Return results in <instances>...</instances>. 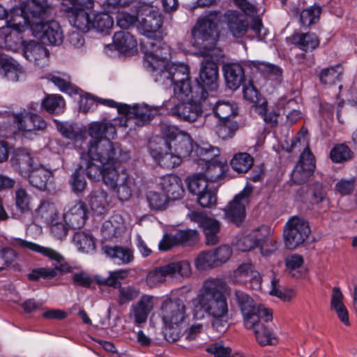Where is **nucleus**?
<instances>
[{
  "label": "nucleus",
  "mask_w": 357,
  "mask_h": 357,
  "mask_svg": "<svg viewBox=\"0 0 357 357\" xmlns=\"http://www.w3.org/2000/svg\"><path fill=\"white\" fill-rule=\"evenodd\" d=\"M139 290L133 287H119L118 299L119 305H122L135 299L139 295Z\"/></svg>",
  "instance_id": "774afa93"
},
{
  "label": "nucleus",
  "mask_w": 357,
  "mask_h": 357,
  "mask_svg": "<svg viewBox=\"0 0 357 357\" xmlns=\"http://www.w3.org/2000/svg\"><path fill=\"white\" fill-rule=\"evenodd\" d=\"M113 42L116 50L121 53L133 50L137 47V40L129 32L117 31L113 36Z\"/></svg>",
  "instance_id": "ea45409f"
},
{
  "label": "nucleus",
  "mask_w": 357,
  "mask_h": 357,
  "mask_svg": "<svg viewBox=\"0 0 357 357\" xmlns=\"http://www.w3.org/2000/svg\"><path fill=\"white\" fill-rule=\"evenodd\" d=\"M186 183L189 192L196 196L203 193L210 186L208 180L202 174L188 177Z\"/></svg>",
  "instance_id": "09e8293b"
},
{
  "label": "nucleus",
  "mask_w": 357,
  "mask_h": 357,
  "mask_svg": "<svg viewBox=\"0 0 357 357\" xmlns=\"http://www.w3.org/2000/svg\"><path fill=\"white\" fill-rule=\"evenodd\" d=\"M252 190V186L247 185L224 208L226 218L236 225L245 219V207L250 203Z\"/></svg>",
  "instance_id": "4468645a"
},
{
  "label": "nucleus",
  "mask_w": 357,
  "mask_h": 357,
  "mask_svg": "<svg viewBox=\"0 0 357 357\" xmlns=\"http://www.w3.org/2000/svg\"><path fill=\"white\" fill-rule=\"evenodd\" d=\"M253 326H245L247 328L252 329L257 342L261 345L273 344L275 342V338L273 333L268 329L266 322L261 317H258L253 319Z\"/></svg>",
  "instance_id": "2f4dec72"
},
{
  "label": "nucleus",
  "mask_w": 357,
  "mask_h": 357,
  "mask_svg": "<svg viewBox=\"0 0 357 357\" xmlns=\"http://www.w3.org/2000/svg\"><path fill=\"white\" fill-rule=\"evenodd\" d=\"M261 236L259 230H255L245 236L237 241L236 246L242 252H248L252 249L258 247Z\"/></svg>",
  "instance_id": "13d9d810"
},
{
  "label": "nucleus",
  "mask_w": 357,
  "mask_h": 357,
  "mask_svg": "<svg viewBox=\"0 0 357 357\" xmlns=\"http://www.w3.org/2000/svg\"><path fill=\"white\" fill-rule=\"evenodd\" d=\"M52 176V173L43 167H38L33 169L29 175V181L35 188L44 190L46 189L47 183Z\"/></svg>",
  "instance_id": "a19ab883"
},
{
  "label": "nucleus",
  "mask_w": 357,
  "mask_h": 357,
  "mask_svg": "<svg viewBox=\"0 0 357 357\" xmlns=\"http://www.w3.org/2000/svg\"><path fill=\"white\" fill-rule=\"evenodd\" d=\"M172 85H174V96L169 102L175 103V99L186 100L188 96L194 91L189 79V68L183 63H175L172 75Z\"/></svg>",
  "instance_id": "2eb2a0df"
},
{
  "label": "nucleus",
  "mask_w": 357,
  "mask_h": 357,
  "mask_svg": "<svg viewBox=\"0 0 357 357\" xmlns=\"http://www.w3.org/2000/svg\"><path fill=\"white\" fill-rule=\"evenodd\" d=\"M321 9L314 6L303 10L300 15V22L303 26H309L319 20Z\"/></svg>",
  "instance_id": "69168bd1"
},
{
  "label": "nucleus",
  "mask_w": 357,
  "mask_h": 357,
  "mask_svg": "<svg viewBox=\"0 0 357 357\" xmlns=\"http://www.w3.org/2000/svg\"><path fill=\"white\" fill-rule=\"evenodd\" d=\"M253 158L248 153L240 152L234 155L231 160L232 169L238 173H246L252 167Z\"/></svg>",
  "instance_id": "de8ad7c7"
},
{
  "label": "nucleus",
  "mask_w": 357,
  "mask_h": 357,
  "mask_svg": "<svg viewBox=\"0 0 357 357\" xmlns=\"http://www.w3.org/2000/svg\"><path fill=\"white\" fill-rule=\"evenodd\" d=\"M228 286L222 278H210L203 282L197 296V301L225 297Z\"/></svg>",
  "instance_id": "b1692460"
},
{
  "label": "nucleus",
  "mask_w": 357,
  "mask_h": 357,
  "mask_svg": "<svg viewBox=\"0 0 357 357\" xmlns=\"http://www.w3.org/2000/svg\"><path fill=\"white\" fill-rule=\"evenodd\" d=\"M86 219V209L83 202L75 201L66 206L63 220L69 227L79 229L84 225Z\"/></svg>",
  "instance_id": "4be33fe9"
},
{
  "label": "nucleus",
  "mask_w": 357,
  "mask_h": 357,
  "mask_svg": "<svg viewBox=\"0 0 357 357\" xmlns=\"http://www.w3.org/2000/svg\"><path fill=\"white\" fill-rule=\"evenodd\" d=\"M93 6V3L92 4ZM93 8V6L89 8ZM84 8H89L82 4L76 3L74 8L65 10L69 13L68 20L70 23L77 29L82 32H88L91 29V16L92 12L88 13Z\"/></svg>",
  "instance_id": "5701e85b"
},
{
  "label": "nucleus",
  "mask_w": 357,
  "mask_h": 357,
  "mask_svg": "<svg viewBox=\"0 0 357 357\" xmlns=\"http://www.w3.org/2000/svg\"><path fill=\"white\" fill-rule=\"evenodd\" d=\"M37 213L49 225L59 220L56 206L49 202H41L37 208Z\"/></svg>",
  "instance_id": "4d7b16f0"
},
{
  "label": "nucleus",
  "mask_w": 357,
  "mask_h": 357,
  "mask_svg": "<svg viewBox=\"0 0 357 357\" xmlns=\"http://www.w3.org/2000/svg\"><path fill=\"white\" fill-rule=\"evenodd\" d=\"M236 277L244 278L247 281L248 279L251 283L250 287L254 289L261 288V277L259 273L255 270L254 266L250 263L241 264L234 271Z\"/></svg>",
  "instance_id": "c9c22d12"
},
{
  "label": "nucleus",
  "mask_w": 357,
  "mask_h": 357,
  "mask_svg": "<svg viewBox=\"0 0 357 357\" xmlns=\"http://www.w3.org/2000/svg\"><path fill=\"white\" fill-rule=\"evenodd\" d=\"M81 159L82 165L71 174L69 181L71 188L75 192H82L86 186V181L83 174V172H85L84 167L86 161L82 157Z\"/></svg>",
  "instance_id": "5fc2aeb1"
},
{
  "label": "nucleus",
  "mask_w": 357,
  "mask_h": 357,
  "mask_svg": "<svg viewBox=\"0 0 357 357\" xmlns=\"http://www.w3.org/2000/svg\"><path fill=\"white\" fill-rule=\"evenodd\" d=\"M91 29L98 32H107L114 25L113 18L105 12H92Z\"/></svg>",
  "instance_id": "a18cd8bd"
},
{
  "label": "nucleus",
  "mask_w": 357,
  "mask_h": 357,
  "mask_svg": "<svg viewBox=\"0 0 357 357\" xmlns=\"http://www.w3.org/2000/svg\"><path fill=\"white\" fill-rule=\"evenodd\" d=\"M129 158V153L119 145L110 140H101L88 149V158L84 159L85 174L89 179H102L105 185L116 188L121 175L128 174L122 164Z\"/></svg>",
  "instance_id": "f257e3e1"
},
{
  "label": "nucleus",
  "mask_w": 357,
  "mask_h": 357,
  "mask_svg": "<svg viewBox=\"0 0 357 357\" xmlns=\"http://www.w3.org/2000/svg\"><path fill=\"white\" fill-rule=\"evenodd\" d=\"M11 244L19 248L29 249L41 254L53 261L54 267H41L33 268L28 275L30 281H38L40 279L51 280L59 275L72 272V267L67 263L64 257L50 247H45L21 238H15Z\"/></svg>",
  "instance_id": "f03ea898"
},
{
  "label": "nucleus",
  "mask_w": 357,
  "mask_h": 357,
  "mask_svg": "<svg viewBox=\"0 0 357 357\" xmlns=\"http://www.w3.org/2000/svg\"><path fill=\"white\" fill-rule=\"evenodd\" d=\"M166 137L168 140L162 139L165 148L169 151L174 149V153L179 156L180 159L189 157L191 159L195 144L190 135L179 131L174 127L167 128Z\"/></svg>",
  "instance_id": "1a4fd4ad"
},
{
  "label": "nucleus",
  "mask_w": 357,
  "mask_h": 357,
  "mask_svg": "<svg viewBox=\"0 0 357 357\" xmlns=\"http://www.w3.org/2000/svg\"><path fill=\"white\" fill-rule=\"evenodd\" d=\"M213 113L220 120L226 121L229 116L236 114L237 107L234 102L218 101L213 107Z\"/></svg>",
  "instance_id": "603ef678"
},
{
  "label": "nucleus",
  "mask_w": 357,
  "mask_h": 357,
  "mask_svg": "<svg viewBox=\"0 0 357 357\" xmlns=\"http://www.w3.org/2000/svg\"><path fill=\"white\" fill-rule=\"evenodd\" d=\"M310 233L308 222L294 216L286 223L284 230V243L287 248L294 250L302 245Z\"/></svg>",
  "instance_id": "9d476101"
},
{
  "label": "nucleus",
  "mask_w": 357,
  "mask_h": 357,
  "mask_svg": "<svg viewBox=\"0 0 357 357\" xmlns=\"http://www.w3.org/2000/svg\"><path fill=\"white\" fill-rule=\"evenodd\" d=\"M220 149L208 143L195 144L191 159L199 166L210 163L220 155Z\"/></svg>",
  "instance_id": "bb28decb"
},
{
  "label": "nucleus",
  "mask_w": 357,
  "mask_h": 357,
  "mask_svg": "<svg viewBox=\"0 0 357 357\" xmlns=\"http://www.w3.org/2000/svg\"><path fill=\"white\" fill-rule=\"evenodd\" d=\"M200 84L196 85V91L199 92L200 99L204 100L207 98L208 93L206 89L215 91L218 87V66L215 62L205 59L202 61L199 70Z\"/></svg>",
  "instance_id": "ddd939ff"
},
{
  "label": "nucleus",
  "mask_w": 357,
  "mask_h": 357,
  "mask_svg": "<svg viewBox=\"0 0 357 357\" xmlns=\"http://www.w3.org/2000/svg\"><path fill=\"white\" fill-rule=\"evenodd\" d=\"M12 165L23 177L26 178L33 169V159L24 149H17L11 159Z\"/></svg>",
  "instance_id": "473e14b6"
},
{
  "label": "nucleus",
  "mask_w": 357,
  "mask_h": 357,
  "mask_svg": "<svg viewBox=\"0 0 357 357\" xmlns=\"http://www.w3.org/2000/svg\"><path fill=\"white\" fill-rule=\"evenodd\" d=\"M343 294L340 289L335 287L333 289L331 296V307L335 311L340 320L346 326H349L348 311L343 303Z\"/></svg>",
  "instance_id": "58836bf2"
},
{
  "label": "nucleus",
  "mask_w": 357,
  "mask_h": 357,
  "mask_svg": "<svg viewBox=\"0 0 357 357\" xmlns=\"http://www.w3.org/2000/svg\"><path fill=\"white\" fill-rule=\"evenodd\" d=\"M153 307V297L143 295L137 303L131 306L130 317L133 319L137 325L144 324Z\"/></svg>",
  "instance_id": "a878e982"
},
{
  "label": "nucleus",
  "mask_w": 357,
  "mask_h": 357,
  "mask_svg": "<svg viewBox=\"0 0 357 357\" xmlns=\"http://www.w3.org/2000/svg\"><path fill=\"white\" fill-rule=\"evenodd\" d=\"M15 8L16 17L25 15L32 22H38L52 13V6L48 0L26 1Z\"/></svg>",
  "instance_id": "a211bd4d"
},
{
  "label": "nucleus",
  "mask_w": 357,
  "mask_h": 357,
  "mask_svg": "<svg viewBox=\"0 0 357 357\" xmlns=\"http://www.w3.org/2000/svg\"><path fill=\"white\" fill-rule=\"evenodd\" d=\"M98 103H100L109 107H117L118 103L111 99H103L95 97L92 95L86 96V98L81 101V108L84 112H87L96 106Z\"/></svg>",
  "instance_id": "680f3d73"
},
{
  "label": "nucleus",
  "mask_w": 357,
  "mask_h": 357,
  "mask_svg": "<svg viewBox=\"0 0 357 357\" xmlns=\"http://www.w3.org/2000/svg\"><path fill=\"white\" fill-rule=\"evenodd\" d=\"M142 47L146 67H155V65L160 67L162 63H167L166 60L170 56V47L165 43L148 40L142 43Z\"/></svg>",
  "instance_id": "dca6fc26"
},
{
  "label": "nucleus",
  "mask_w": 357,
  "mask_h": 357,
  "mask_svg": "<svg viewBox=\"0 0 357 357\" xmlns=\"http://www.w3.org/2000/svg\"><path fill=\"white\" fill-rule=\"evenodd\" d=\"M307 159L310 162L307 164H305L303 162L297 163L291 173V179L296 184L301 185L307 182L314 172L312 157L310 155V158Z\"/></svg>",
  "instance_id": "79ce46f5"
},
{
  "label": "nucleus",
  "mask_w": 357,
  "mask_h": 357,
  "mask_svg": "<svg viewBox=\"0 0 357 357\" xmlns=\"http://www.w3.org/2000/svg\"><path fill=\"white\" fill-rule=\"evenodd\" d=\"M290 40L293 45L304 52L314 50L319 44L317 36L313 33H296L291 36Z\"/></svg>",
  "instance_id": "f704fd0d"
},
{
  "label": "nucleus",
  "mask_w": 357,
  "mask_h": 357,
  "mask_svg": "<svg viewBox=\"0 0 357 357\" xmlns=\"http://www.w3.org/2000/svg\"><path fill=\"white\" fill-rule=\"evenodd\" d=\"M191 274L190 263L186 260L169 263L165 266L155 267L150 271L146 278L148 285L155 286L163 282L167 277L172 278H188Z\"/></svg>",
  "instance_id": "423d86ee"
},
{
  "label": "nucleus",
  "mask_w": 357,
  "mask_h": 357,
  "mask_svg": "<svg viewBox=\"0 0 357 357\" xmlns=\"http://www.w3.org/2000/svg\"><path fill=\"white\" fill-rule=\"evenodd\" d=\"M238 128V125L236 121L227 119L218 126L216 132L220 138L225 140L233 137Z\"/></svg>",
  "instance_id": "0e129e2a"
},
{
  "label": "nucleus",
  "mask_w": 357,
  "mask_h": 357,
  "mask_svg": "<svg viewBox=\"0 0 357 357\" xmlns=\"http://www.w3.org/2000/svg\"><path fill=\"white\" fill-rule=\"evenodd\" d=\"M153 155L158 162L159 165L166 169H173L178 166L181 160L174 152L169 151L165 148V151L153 150Z\"/></svg>",
  "instance_id": "37998d69"
},
{
  "label": "nucleus",
  "mask_w": 357,
  "mask_h": 357,
  "mask_svg": "<svg viewBox=\"0 0 357 357\" xmlns=\"http://www.w3.org/2000/svg\"><path fill=\"white\" fill-rule=\"evenodd\" d=\"M160 309L165 338L168 342H176L180 337L181 327L186 319L185 303L179 298L167 299L162 303Z\"/></svg>",
  "instance_id": "7ed1b4c3"
},
{
  "label": "nucleus",
  "mask_w": 357,
  "mask_h": 357,
  "mask_svg": "<svg viewBox=\"0 0 357 357\" xmlns=\"http://www.w3.org/2000/svg\"><path fill=\"white\" fill-rule=\"evenodd\" d=\"M118 107L121 113L126 114L129 123L132 122L138 127L149 123L157 112L156 108L150 107L147 105H135L132 107L124 105Z\"/></svg>",
  "instance_id": "412c9836"
},
{
  "label": "nucleus",
  "mask_w": 357,
  "mask_h": 357,
  "mask_svg": "<svg viewBox=\"0 0 357 357\" xmlns=\"http://www.w3.org/2000/svg\"><path fill=\"white\" fill-rule=\"evenodd\" d=\"M63 98L57 95H50L41 102V106L45 111L50 114H60L63 112L65 107Z\"/></svg>",
  "instance_id": "6e6d98bb"
},
{
  "label": "nucleus",
  "mask_w": 357,
  "mask_h": 357,
  "mask_svg": "<svg viewBox=\"0 0 357 357\" xmlns=\"http://www.w3.org/2000/svg\"><path fill=\"white\" fill-rule=\"evenodd\" d=\"M23 45L24 56L29 61L36 63L38 65L39 61H45L49 56V52L47 48L37 42L29 41Z\"/></svg>",
  "instance_id": "72a5a7b5"
},
{
  "label": "nucleus",
  "mask_w": 357,
  "mask_h": 357,
  "mask_svg": "<svg viewBox=\"0 0 357 357\" xmlns=\"http://www.w3.org/2000/svg\"><path fill=\"white\" fill-rule=\"evenodd\" d=\"M52 13L44 17L38 22L28 20L25 15L17 16L13 24L22 27L29 25L31 27L35 37L38 38L42 44L46 45H59L63 40V32L60 24L55 20L46 21Z\"/></svg>",
  "instance_id": "20e7f679"
},
{
  "label": "nucleus",
  "mask_w": 357,
  "mask_h": 357,
  "mask_svg": "<svg viewBox=\"0 0 357 357\" xmlns=\"http://www.w3.org/2000/svg\"><path fill=\"white\" fill-rule=\"evenodd\" d=\"M174 63H162L160 67L155 65V67H146L152 73L155 82L163 85H172V75L174 68Z\"/></svg>",
  "instance_id": "4c0bfd02"
},
{
  "label": "nucleus",
  "mask_w": 357,
  "mask_h": 357,
  "mask_svg": "<svg viewBox=\"0 0 357 357\" xmlns=\"http://www.w3.org/2000/svg\"><path fill=\"white\" fill-rule=\"evenodd\" d=\"M200 308L211 318L214 329L225 332L229 326V312L226 297L197 301Z\"/></svg>",
  "instance_id": "0eeeda50"
},
{
  "label": "nucleus",
  "mask_w": 357,
  "mask_h": 357,
  "mask_svg": "<svg viewBox=\"0 0 357 357\" xmlns=\"http://www.w3.org/2000/svg\"><path fill=\"white\" fill-rule=\"evenodd\" d=\"M16 8H13L8 15L7 25L0 28V48L15 52L24 44L22 40L21 33L27 25L18 27L14 25L13 20L16 17Z\"/></svg>",
  "instance_id": "9b49d317"
},
{
  "label": "nucleus",
  "mask_w": 357,
  "mask_h": 357,
  "mask_svg": "<svg viewBox=\"0 0 357 357\" xmlns=\"http://www.w3.org/2000/svg\"><path fill=\"white\" fill-rule=\"evenodd\" d=\"M73 243L80 252L89 253L96 248L93 237L86 232L77 231L73 238Z\"/></svg>",
  "instance_id": "49530a36"
},
{
  "label": "nucleus",
  "mask_w": 357,
  "mask_h": 357,
  "mask_svg": "<svg viewBox=\"0 0 357 357\" xmlns=\"http://www.w3.org/2000/svg\"><path fill=\"white\" fill-rule=\"evenodd\" d=\"M57 130L66 138L74 141L75 146L84 152V142L87 139V134L85 130L79 128L76 124L61 123L55 121Z\"/></svg>",
  "instance_id": "cd10ccee"
},
{
  "label": "nucleus",
  "mask_w": 357,
  "mask_h": 357,
  "mask_svg": "<svg viewBox=\"0 0 357 357\" xmlns=\"http://www.w3.org/2000/svg\"><path fill=\"white\" fill-rule=\"evenodd\" d=\"M196 99L201 100L199 92L188 96L186 100L176 99L178 102L169 109L171 115L185 121H195L202 114V106Z\"/></svg>",
  "instance_id": "f8f14e48"
},
{
  "label": "nucleus",
  "mask_w": 357,
  "mask_h": 357,
  "mask_svg": "<svg viewBox=\"0 0 357 357\" xmlns=\"http://www.w3.org/2000/svg\"><path fill=\"white\" fill-rule=\"evenodd\" d=\"M191 221L198 224L206 236V243L208 245L217 244L220 241L221 224L218 220L208 217L199 212H192L188 215Z\"/></svg>",
  "instance_id": "f3484780"
},
{
  "label": "nucleus",
  "mask_w": 357,
  "mask_h": 357,
  "mask_svg": "<svg viewBox=\"0 0 357 357\" xmlns=\"http://www.w3.org/2000/svg\"><path fill=\"white\" fill-rule=\"evenodd\" d=\"M236 302L243 316L245 326H253V319L261 317L265 321H271L273 319L271 311L263 305L257 304L248 294L240 290L234 293Z\"/></svg>",
  "instance_id": "6e6552de"
},
{
  "label": "nucleus",
  "mask_w": 357,
  "mask_h": 357,
  "mask_svg": "<svg viewBox=\"0 0 357 357\" xmlns=\"http://www.w3.org/2000/svg\"><path fill=\"white\" fill-rule=\"evenodd\" d=\"M202 169H206L204 174L208 181H215L219 179L225 173V167L215 158L210 163L204 165Z\"/></svg>",
  "instance_id": "052dcab7"
},
{
  "label": "nucleus",
  "mask_w": 357,
  "mask_h": 357,
  "mask_svg": "<svg viewBox=\"0 0 357 357\" xmlns=\"http://www.w3.org/2000/svg\"><path fill=\"white\" fill-rule=\"evenodd\" d=\"M253 65L259 73L268 79L275 81L276 83L282 81V71L278 66L259 61L254 62Z\"/></svg>",
  "instance_id": "3c124183"
},
{
  "label": "nucleus",
  "mask_w": 357,
  "mask_h": 357,
  "mask_svg": "<svg viewBox=\"0 0 357 357\" xmlns=\"http://www.w3.org/2000/svg\"><path fill=\"white\" fill-rule=\"evenodd\" d=\"M89 204L97 214L104 213L109 204L107 192L102 189L93 190L89 197Z\"/></svg>",
  "instance_id": "c03bdc74"
},
{
  "label": "nucleus",
  "mask_w": 357,
  "mask_h": 357,
  "mask_svg": "<svg viewBox=\"0 0 357 357\" xmlns=\"http://www.w3.org/2000/svg\"><path fill=\"white\" fill-rule=\"evenodd\" d=\"M134 186L135 179L128 174H123L117 187L113 189L116 190L119 199L124 201L131 197Z\"/></svg>",
  "instance_id": "8fccbe9b"
},
{
  "label": "nucleus",
  "mask_w": 357,
  "mask_h": 357,
  "mask_svg": "<svg viewBox=\"0 0 357 357\" xmlns=\"http://www.w3.org/2000/svg\"><path fill=\"white\" fill-rule=\"evenodd\" d=\"M218 23V15L215 13H209L199 17L191 31V43L193 46L204 51L212 50L219 36Z\"/></svg>",
  "instance_id": "39448f33"
},
{
  "label": "nucleus",
  "mask_w": 357,
  "mask_h": 357,
  "mask_svg": "<svg viewBox=\"0 0 357 357\" xmlns=\"http://www.w3.org/2000/svg\"><path fill=\"white\" fill-rule=\"evenodd\" d=\"M195 264L199 271L218 266L212 251L202 252L195 259Z\"/></svg>",
  "instance_id": "338daca9"
},
{
  "label": "nucleus",
  "mask_w": 357,
  "mask_h": 357,
  "mask_svg": "<svg viewBox=\"0 0 357 357\" xmlns=\"http://www.w3.org/2000/svg\"><path fill=\"white\" fill-rule=\"evenodd\" d=\"M138 31L148 38H153L162 26V17L152 8L140 10L138 13Z\"/></svg>",
  "instance_id": "aec40b11"
},
{
  "label": "nucleus",
  "mask_w": 357,
  "mask_h": 357,
  "mask_svg": "<svg viewBox=\"0 0 357 357\" xmlns=\"http://www.w3.org/2000/svg\"><path fill=\"white\" fill-rule=\"evenodd\" d=\"M161 189L169 199L177 200L183 197L184 188L181 179L174 174H167L160 178Z\"/></svg>",
  "instance_id": "c756f323"
},
{
  "label": "nucleus",
  "mask_w": 357,
  "mask_h": 357,
  "mask_svg": "<svg viewBox=\"0 0 357 357\" xmlns=\"http://www.w3.org/2000/svg\"><path fill=\"white\" fill-rule=\"evenodd\" d=\"M0 74L11 82H18L24 77V71L19 63L4 54H0Z\"/></svg>",
  "instance_id": "7c9ffc66"
},
{
  "label": "nucleus",
  "mask_w": 357,
  "mask_h": 357,
  "mask_svg": "<svg viewBox=\"0 0 357 357\" xmlns=\"http://www.w3.org/2000/svg\"><path fill=\"white\" fill-rule=\"evenodd\" d=\"M352 151L350 148L344 144H337L335 146L330 153V156L333 162L336 163L345 162L352 157Z\"/></svg>",
  "instance_id": "e2e57ef3"
},
{
  "label": "nucleus",
  "mask_w": 357,
  "mask_h": 357,
  "mask_svg": "<svg viewBox=\"0 0 357 357\" xmlns=\"http://www.w3.org/2000/svg\"><path fill=\"white\" fill-rule=\"evenodd\" d=\"M342 73V67L337 65L322 69L319 73V77L321 82L323 84H332L340 79Z\"/></svg>",
  "instance_id": "bf43d9fd"
},
{
  "label": "nucleus",
  "mask_w": 357,
  "mask_h": 357,
  "mask_svg": "<svg viewBox=\"0 0 357 357\" xmlns=\"http://www.w3.org/2000/svg\"><path fill=\"white\" fill-rule=\"evenodd\" d=\"M222 71L226 84L231 90L236 91L245 81V69L241 63H226L222 66Z\"/></svg>",
  "instance_id": "393cba45"
},
{
  "label": "nucleus",
  "mask_w": 357,
  "mask_h": 357,
  "mask_svg": "<svg viewBox=\"0 0 357 357\" xmlns=\"http://www.w3.org/2000/svg\"><path fill=\"white\" fill-rule=\"evenodd\" d=\"M226 24L229 33L236 38L245 36L249 29L246 18L236 11L229 10L225 14Z\"/></svg>",
  "instance_id": "c85d7f7f"
},
{
  "label": "nucleus",
  "mask_w": 357,
  "mask_h": 357,
  "mask_svg": "<svg viewBox=\"0 0 357 357\" xmlns=\"http://www.w3.org/2000/svg\"><path fill=\"white\" fill-rule=\"evenodd\" d=\"M14 200L17 209L22 213H25L31 211L32 197L24 188L18 187L16 188L15 190Z\"/></svg>",
  "instance_id": "864d4df0"
},
{
  "label": "nucleus",
  "mask_w": 357,
  "mask_h": 357,
  "mask_svg": "<svg viewBox=\"0 0 357 357\" xmlns=\"http://www.w3.org/2000/svg\"><path fill=\"white\" fill-rule=\"evenodd\" d=\"M88 132L91 138L84 142V152H80L84 160L88 158V149L91 145L101 140H109L108 137H113L116 128L109 122H93L89 125Z\"/></svg>",
  "instance_id": "6ab92c4d"
},
{
  "label": "nucleus",
  "mask_w": 357,
  "mask_h": 357,
  "mask_svg": "<svg viewBox=\"0 0 357 357\" xmlns=\"http://www.w3.org/2000/svg\"><path fill=\"white\" fill-rule=\"evenodd\" d=\"M103 252L109 258L118 264H129L134 259L132 251L122 246H104L102 248Z\"/></svg>",
  "instance_id": "e433bc0d"
}]
</instances>
